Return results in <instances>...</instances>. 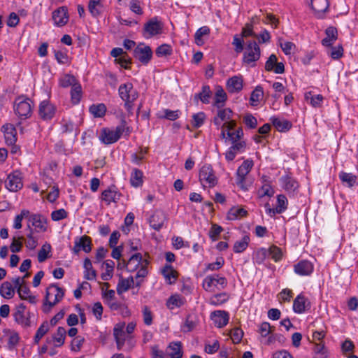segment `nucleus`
I'll return each mask as SVG.
<instances>
[{
    "instance_id": "57",
    "label": "nucleus",
    "mask_w": 358,
    "mask_h": 358,
    "mask_svg": "<svg viewBox=\"0 0 358 358\" xmlns=\"http://www.w3.org/2000/svg\"><path fill=\"white\" fill-rule=\"evenodd\" d=\"M264 99V91H252L250 98V104L253 106H259Z\"/></svg>"
},
{
    "instance_id": "63",
    "label": "nucleus",
    "mask_w": 358,
    "mask_h": 358,
    "mask_svg": "<svg viewBox=\"0 0 358 358\" xmlns=\"http://www.w3.org/2000/svg\"><path fill=\"white\" fill-rule=\"evenodd\" d=\"M206 120V115L203 112L195 113L192 116V124L195 128L201 127Z\"/></svg>"
},
{
    "instance_id": "50",
    "label": "nucleus",
    "mask_w": 358,
    "mask_h": 358,
    "mask_svg": "<svg viewBox=\"0 0 358 358\" xmlns=\"http://www.w3.org/2000/svg\"><path fill=\"white\" fill-rule=\"evenodd\" d=\"M229 299V296L225 293H220L212 296L209 299V303L213 306H220L224 303L227 302Z\"/></svg>"
},
{
    "instance_id": "14",
    "label": "nucleus",
    "mask_w": 358,
    "mask_h": 358,
    "mask_svg": "<svg viewBox=\"0 0 358 358\" xmlns=\"http://www.w3.org/2000/svg\"><path fill=\"white\" fill-rule=\"evenodd\" d=\"M6 187L10 192H17L23 187L22 174L19 171L10 173L5 181Z\"/></svg>"
},
{
    "instance_id": "58",
    "label": "nucleus",
    "mask_w": 358,
    "mask_h": 358,
    "mask_svg": "<svg viewBox=\"0 0 358 358\" xmlns=\"http://www.w3.org/2000/svg\"><path fill=\"white\" fill-rule=\"evenodd\" d=\"M243 87V79L241 77L234 76L227 81L229 90H242Z\"/></svg>"
},
{
    "instance_id": "61",
    "label": "nucleus",
    "mask_w": 358,
    "mask_h": 358,
    "mask_svg": "<svg viewBox=\"0 0 358 358\" xmlns=\"http://www.w3.org/2000/svg\"><path fill=\"white\" fill-rule=\"evenodd\" d=\"M268 255H270L275 262H278L282 259V252L281 249L276 245H271L268 250Z\"/></svg>"
},
{
    "instance_id": "17",
    "label": "nucleus",
    "mask_w": 358,
    "mask_h": 358,
    "mask_svg": "<svg viewBox=\"0 0 358 358\" xmlns=\"http://www.w3.org/2000/svg\"><path fill=\"white\" fill-rule=\"evenodd\" d=\"M313 271L314 265L308 260L302 259L294 265V273L300 276L310 275Z\"/></svg>"
},
{
    "instance_id": "40",
    "label": "nucleus",
    "mask_w": 358,
    "mask_h": 358,
    "mask_svg": "<svg viewBox=\"0 0 358 358\" xmlns=\"http://www.w3.org/2000/svg\"><path fill=\"white\" fill-rule=\"evenodd\" d=\"M232 111L230 108L220 109L217 111V116L214 119V123L216 125H220L222 122L231 121Z\"/></svg>"
},
{
    "instance_id": "19",
    "label": "nucleus",
    "mask_w": 358,
    "mask_h": 358,
    "mask_svg": "<svg viewBox=\"0 0 358 358\" xmlns=\"http://www.w3.org/2000/svg\"><path fill=\"white\" fill-rule=\"evenodd\" d=\"M310 308V302L303 294H299L294 300L293 310L295 313L302 314Z\"/></svg>"
},
{
    "instance_id": "45",
    "label": "nucleus",
    "mask_w": 358,
    "mask_h": 358,
    "mask_svg": "<svg viewBox=\"0 0 358 358\" xmlns=\"http://www.w3.org/2000/svg\"><path fill=\"white\" fill-rule=\"evenodd\" d=\"M0 294L2 297L10 299L15 294V287L9 282H4L0 287Z\"/></svg>"
},
{
    "instance_id": "47",
    "label": "nucleus",
    "mask_w": 358,
    "mask_h": 358,
    "mask_svg": "<svg viewBox=\"0 0 358 358\" xmlns=\"http://www.w3.org/2000/svg\"><path fill=\"white\" fill-rule=\"evenodd\" d=\"M227 99V96L225 91H214L213 104L217 108L222 107Z\"/></svg>"
},
{
    "instance_id": "21",
    "label": "nucleus",
    "mask_w": 358,
    "mask_h": 358,
    "mask_svg": "<svg viewBox=\"0 0 358 358\" xmlns=\"http://www.w3.org/2000/svg\"><path fill=\"white\" fill-rule=\"evenodd\" d=\"M265 69L267 71L273 72L277 74L282 73L285 71V66L282 62H279L275 55H271L265 64Z\"/></svg>"
},
{
    "instance_id": "22",
    "label": "nucleus",
    "mask_w": 358,
    "mask_h": 358,
    "mask_svg": "<svg viewBox=\"0 0 358 358\" xmlns=\"http://www.w3.org/2000/svg\"><path fill=\"white\" fill-rule=\"evenodd\" d=\"M120 96L124 102V107L127 111L131 112L134 106V102L138 99L137 91H120Z\"/></svg>"
},
{
    "instance_id": "27",
    "label": "nucleus",
    "mask_w": 358,
    "mask_h": 358,
    "mask_svg": "<svg viewBox=\"0 0 358 358\" xmlns=\"http://www.w3.org/2000/svg\"><path fill=\"white\" fill-rule=\"evenodd\" d=\"M4 133L6 143L9 145H13L17 141V132L15 127L11 124H6L2 127Z\"/></svg>"
},
{
    "instance_id": "12",
    "label": "nucleus",
    "mask_w": 358,
    "mask_h": 358,
    "mask_svg": "<svg viewBox=\"0 0 358 358\" xmlns=\"http://www.w3.org/2000/svg\"><path fill=\"white\" fill-rule=\"evenodd\" d=\"M31 313L26 310L24 303H20L15 308L13 313L14 320L22 327H29L31 325Z\"/></svg>"
},
{
    "instance_id": "8",
    "label": "nucleus",
    "mask_w": 358,
    "mask_h": 358,
    "mask_svg": "<svg viewBox=\"0 0 358 358\" xmlns=\"http://www.w3.org/2000/svg\"><path fill=\"white\" fill-rule=\"evenodd\" d=\"M227 285V279L218 275H207L202 282L203 288L208 292H215L217 290L225 288Z\"/></svg>"
},
{
    "instance_id": "49",
    "label": "nucleus",
    "mask_w": 358,
    "mask_h": 358,
    "mask_svg": "<svg viewBox=\"0 0 358 358\" xmlns=\"http://www.w3.org/2000/svg\"><path fill=\"white\" fill-rule=\"evenodd\" d=\"M250 238L248 236H243L241 240L235 242L233 250L236 253H241L245 251L248 247Z\"/></svg>"
},
{
    "instance_id": "9",
    "label": "nucleus",
    "mask_w": 358,
    "mask_h": 358,
    "mask_svg": "<svg viewBox=\"0 0 358 358\" xmlns=\"http://www.w3.org/2000/svg\"><path fill=\"white\" fill-rule=\"evenodd\" d=\"M163 32L164 24L157 17L151 18L144 24L143 34L145 38H152L163 34Z\"/></svg>"
},
{
    "instance_id": "15",
    "label": "nucleus",
    "mask_w": 358,
    "mask_h": 358,
    "mask_svg": "<svg viewBox=\"0 0 358 358\" xmlns=\"http://www.w3.org/2000/svg\"><path fill=\"white\" fill-rule=\"evenodd\" d=\"M53 24L55 27H63L66 25L69 20V14L68 8L66 6H61L54 10L52 14Z\"/></svg>"
},
{
    "instance_id": "64",
    "label": "nucleus",
    "mask_w": 358,
    "mask_h": 358,
    "mask_svg": "<svg viewBox=\"0 0 358 358\" xmlns=\"http://www.w3.org/2000/svg\"><path fill=\"white\" fill-rule=\"evenodd\" d=\"M243 121L249 129H255L257 126V120L251 113H246L243 117Z\"/></svg>"
},
{
    "instance_id": "28",
    "label": "nucleus",
    "mask_w": 358,
    "mask_h": 358,
    "mask_svg": "<svg viewBox=\"0 0 358 358\" xmlns=\"http://www.w3.org/2000/svg\"><path fill=\"white\" fill-rule=\"evenodd\" d=\"M288 201L285 195L280 194L277 196V205L275 208H267L266 213L271 215L280 214L287 208Z\"/></svg>"
},
{
    "instance_id": "55",
    "label": "nucleus",
    "mask_w": 358,
    "mask_h": 358,
    "mask_svg": "<svg viewBox=\"0 0 358 358\" xmlns=\"http://www.w3.org/2000/svg\"><path fill=\"white\" fill-rule=\"evenodd\" d=\"M66 334V332L64 327H58L56 334L53 336L55 346L59 347L64 344Z\"/></svg>"
},
{
    "instance_id": "38",
    "label": "nucleus",
    "mask_w": 358,
    "mask_h": 358,
    "mask_svg": "<svg viewBox=\"0 0 358 358\" xmlns=\"http://www.w3.org/2000/svg\"><path fill=\"white\" fill-rule=\"evenodd\" d=\"M326 36L322 41L324 46H331L337 39V30L335 27H329L325 31Z\"/></svg>"
},
{
    "instance_id": "36",
    "label": "nucleus",
    "mask_w": 358,
    "mask_h": 358,
    "mask_svg": "<svg viewBox=\"0 0 358 358\" xmlns=\"http://www.w3.org/2000/svg\"><path fill=\"white\" fill-rule=\"evenodd\" d=\"M186 300L185 297L179 294H172L166 301V306L170 310L176 308H180L185 304Z\"/></svg>"
},
{
    "instance_id": "1",
    "label": "nucleus",
    "mask_w": 358,
    "mask_h": 358,
    "mask_svg": "<svg viewBox=\"0 0 358 358\" xmlns=\"http://www.w3.org/2000/svg\"><path fill=\"white\" fill-rule=\"evenodd\" d=\"M148 261L143 258L141 253L137 252L131 255L127 262L126 269L128 272L136 271L135 275L136 287H138L143 282L148 274Z\"/></svg>"
},
{
    "instance_id": "56",
    "label": "nucleus",
    "mask_w": 358,
    "mask_h": 358,
    "mask_svg": "<svg viewBox=\"0 0 358 358\" xmlns=\"http://www.w3.org/2000/svg\"><path fill=\"white\" fill-rule=\"evenodd\" d=\"M315 358H327L328 351L322 343H316L313 348Z\"/></svg>"
},
{
    "instance_id": "48",
    "label": "nucleus",
    "mask_w": 358,
    "mask_h": 358,
    "mask_svg": "<svg viewBox=\"0 0 358 358\" xmlns=\"http://www.w3.org/2000/svg\"><path fill=\"white\" fill-rule=\"evenodd\" d=\"M210 33V29L206 27L203 26L201 28H199L195 33L194 35V40L195 43L198 45H202L204 43V39L203 37L207 36Z\"/></svg>"
},
{
    "instance_id": "62",
    "label": "nucleus",
    "mask_w": 358,
    "mask_h": 358,
    "mask_svg": "<svg viewBox=\"0 0 358 358\" xmlns=\"http://www.w3.org/2000/svg\"><path fill=\"white\" fill-rule=\"evenodd\" d=\"M275 192L272 186L266 183L263 185L258 191V195L259 197L268 196L271 197L273 196Z\"/></svg>"
},
{
    "instance_id": "34",
    "label": "nucleus",
    "mask_w": 358,
    "mask_h": 358,
    "mask_svg": "<svg viewBox=\"0 0 358 358\" xmlns=\"http://www.w3.org/2000/svg\"><path fill=\"white\" fill-rule=\"evenodd\" d=\"M166 215L160 211L155 212L150 218V226L155 230H159L164 225Z\"/></svg>"
},
{
    "instance_id": "54",
    "label": "nucleus",
    "mask_w": 358,
    "mask_h": 358,
    "mask_svg": "<svg viewBox=\"0 0 358 358\" xmlns=\"http://www.w3.org/2000/svg\"><path fill=\"white\" fill-rule=\"evenodd\" d=\"M339 178L343 184L346 185L349 187H352L357 181L356 176L352 173L343 171L339 173Z\"/></svg>"
},
{
    "instance_id": "46",
    "label": "nucleus",
    "mask_w": 358,
    "mask_h": 358,
    "mask_svg": "<svg viewBox=\"0 0 358 358\" xmlns=\"http://www.w3.org/2000/svg\"><path fill=\"white\" fill-rule=\"evenodd\" d=\"M271 121L272 122L273 126L278 129L279 131H285L290 129L291 124L287 120L284 119H280L275 117H272L271 118Z\"/></svg>"
},
{
    "instance_id": "44",
    "label": "nucleus",
    "mask_w": 358,
    "mask_h": 358,
    "mask_svg": "<svg viewBox=\"0 0 358 358\" xmlns=\"http://www.w3.org/2000/svg\"><path fill=\"white\" fill-rule=\"evenodd\" d=\"M305 99L312 106L316 108L322 106L324 97L321 94H315L312 91H309L305 94Z\"/></svg>"
},
{
    "instance_id": "29",
    "label": "nucleus",
    "mask_w": 358,
    "mask_h": 358,
    "mask_svg": "<svg viewBox=\"0 0 358 358\" xmlns=\"http://www.w3.org/2000/svg\"><path fill=\"white\" fill-rule=\"evenodd\" d=\"M248 211L241 206L231 207L227 214L228 220H236L246 217Z\"/></svg>"
},
{
    "instance_id": "26",
    "label": "nucleus",
    "mask_w": 358,
    "mask_h": 358,
    "mask_svg": "<svg viewBox=\"0 0 358 358\" xmlns=\"http://www.w3.org/2000/svg\"><path fill=\"white\" fill-rule=\"evenodd\" d=\"M134 286L136 287L135 277L129 276L127 278L120 277L117 285V292L118 294H123Z\"/></svg>"
},
{
    "instance_id": "7",
    "label": "nucleus",
    "mask_w": 358,
    "mask_h": 358,
    "mask_svg": "<svg viewBox=\"0 0 358 358\" xmlns=\"http://www.w3.org/2000/svg\"><path fill=\"white\" fill-rule=\"evenodd\" d=\"M260 55L261 50L258 44L255 41H249L243 50V63L248 67H253Z\"/></svg>"
},
{
    "instance_id": "3",
    "label": "nucleus",
    "mask_w": 358,
    "mask_h": 358,
    "mask_svg": "<svg viewBox=\"0 0 358 358\" xmlns=\"http://www.w3.org/2000/svg\"><path fill=\"white\" fill-rule=\"evenodd\" d=\"M131 130L123 121L122 124L114 129L103 128L99 134V139L104 144L108 145L117 142L122 135H129Z\"/></svg>"
},
{
    "instance_id": "13",
    "label": "nucleus",
    "mask_w": 358,
    "mask_h": 358,
    "mask_svg": "<svg viewBox=\"0 0 358 358\" xmlns=\"http://www.w3.org/2000/svg\"><path fill=\"white\" fill-rule=\"evenodd\" d=\"M134 55L141 63L147 64L152 59V51L150 46L140 43L135 48Z\"/></svg>"
},
{
    "instance_id": "4",
    "label": "nucleus",
    "mask_w": 358,
    "mask_h": 358,
    "mask_svg": "<svg viewBox=\"0 0 358 358\" xmlns=\"http://www.w3.org/2000/svg\"><path fill=\"white\" fill-rule=\"evenodd\" d=\"M124 329L125 322H120L115 324L113 334L118 350H122L126 347L127 350H130L134 347L136 341L133 337L127 334Z\"/></svg>"
},
{
    "instance_id": "37",
    "label": "nucleus",
    "mask_w": 358,
    "mask_h": 358,
    "mask_svg": "<svg viewBox=\"0 0 358 358\" xmlns=\"http://www.w3.org/2000/svg\"><path fill=\"white\" fill-rule=\"evenodd\" d=\"M102 268L104 271L101 275V279L104 281L110 280L113 276L115 263L110 259H107L103 262Z\"/></svg>"
},
{
    "instance_id": "30",
    "label": "nucleus",
    "mask_w": 358,
    "mask_h": 358,
    "mask_svg": "<svg viewBox=\"0 0 358 358\" xmlns=\"http://www.w3.org/2000/svg\"><path fill=\"white\" fill-rule=\"evenodd\" d=\"M311 8L318 17H322L329 7L327 0H310Z\"/></svg>"
},
{
    "instance_id": "42",
    "label": "nucleus",
    "mask_w": 358,
    "mask_h": 358,
    "mask_svg": "<svg viewBox=\"0 0 358 358\" xmlns=\"http://www.w3.org/2000/svg\"><path fill=\"white\" fill-rule=\"evenodd\" d=\"M130 182L131 186L138 187L143 183V173L137 169H133L130 176Z\"/></svg>"
},
{
    "instance_id": "2",
    "label": "nucleus",
    "mask_w": 358,
    "mask_h": 358,
    "mask_svg": "<svg viewBox=\"0 0 358 358\" xmlns=\"http://www.w3.org/2000/svg\"><path fill=\"white\" fill-rule=\"evenodd\" d=\"M243 131L241 127H236V122L231 120L224 122L220 128V137L225 143L234 145L238 143H245L243 140Z\"/></svg>"
},
{
    "instance_id": "23",
    "label": "nucleus",
    "mask_w": 358,
    "mask_h": 358,
    "mask_svg": "<svg viewBox=\"0 0 358 358\" xmlns=\"http://www.w3.org/2000/svg\"><path fill=\"white\" fill-rule=\"evenodd\" d=\"M55 113V108L48 101H43L39 106V115L45 120H48L53 117Z\"/></svg>"
},
{
    "instance_id": "32",
    "label": "nucleus",
    "mask_w": 358,
    "mask_h": 358,
    "mask_svg": "<svg viewBox=\"0 0 358 358\" xmlns=\"http://www.w3.org/2000/svg\"><path fill=\"white\" fill-rule=\"evenodd\" d=\"M83 274L84 278L87 280H95L96 279V271L93 268L91 260L89 258H85L83 263Z\"/></svg>"
},
{
    "instance_id": "43",
    "label": "nucleus",
    "mask_w": 358,
    "mask_h": 358,
    "mask_svg": "<svg viewBox=\"0 0 358 358\" xmlns=\"http://www.w3.org/2000/svg\"><path fill=\"white\" fill-rule=\"evenodd\" d=\"M17 294L22 300L27 301L31 304H36L37 302L36 296L31 293L30 289L27 286L17 290Z\"/></svg>"
},
{
    "instance_id": "53",
    "label": "nucleus",
    "mask_w": 358,
    "mask_h": 358,
    "mask_svg": "<svg viewBox=\"0 0 358 358\" xmlns=\"http://www.w3.org/2000/svg\"><path fill=\"white\" fill-rule=\"evenodd\" d=\"M89 110L94 117H102L106 114V107L103 103L93 104Z\"/></svg>"
},
{
    "instance_id": "52",
    "label": "nucleus",
    "mask_w": 358,
    "mask_h": 358,
    "mask_svg": "<svg viewBox=\"0 0 358 358\" xmlns=\"http://www.w3.org/2000/svg\"><path fill=\"white\" fill-rule=\"evenodd\" d=\"M88 9L93 16L99 15L103 10V5L101 0H90Z\"/></svg>"
},
{
    "instance_id": "35",
    "label": "nucleus",
    "mask_w": 358,
    "mask_h": 358,
    "mask_svg": "<svg viewBox=\"0 0 358 358\" xmlns=\"http://www.w3.org/2000/svg\"><path fill=\"white\" fill-rule=\"evenodd\" d=\"M282 187L288 192H294L299 187L297 181L289 175H285L280 178Z\"/></svg>"
},
{
    "instance_id": "41",
    "label": "nucleus",
    "mask_w": 358,
    "mask_h": 358,
    "mask_svg": "<svg viewBox=\"0 0 358 358\" xmlns=\"http://www.w3.org/2000/svg\"><path fill=\"white\" fill-rule=\"evenodd\" d=\"M8 339V345L9 348H14L20 341L19 334L15 330L6 329L3 331Z\"/></svg>"
},
{
    "instance_id": "20",
    "label": "nucleus",
    "mask_w": 358,
    "mask_h": 358,
    "mask_svg": "<svg viewBox=\"0 0 358 358\" xmlns=\"http://www.w3.org/2000/svg\"><path fill=\"white\" fill-rule=\"evenodd\" d=\"M210 319L217 328H222L228 324L229 314L225 310H215L210 313Z\"/></svg>"
},
{
    "instance_id": "59",
    "label": "nucleus",
    "mask_w": 358,
    "mask_h": 358,
    "mask_svg": "<svg viewBox=\"0 0 358 358\" xmlns=\"http://www.w3.org/2000/svg\"><path fill=\"white\" fill-rule=\"evenodd\" d=\"M51 252V245L50 244L45 243L43 244L38 251V260L39 262H43L48 257V255Z\"/></svg>"
},
{
    "instance_id": "33",
    "label": "nucleus",
    "mask_w": 358,
    "mask_h": 358,
    "mask_svg": "<svg viewBox=\"0 0 358 358\" xmlns=\"http://www.w3.org/2000/svg\"><path fill=\"white\" fill-rule=\"evenodd\" d=\"M166 352L169 358H182L183 352L181 343H171L167 347Z\"/></svg>"
},
{
    "instance_id": "5",
    "label": "nucleus",
    "mask_w": 358,
    "mask_h": 358,
    "mask_svg": "<svg viewBox=\"0 0 358 358\" xmlns=\"http://www.w3.org/2000/svg\"><path fill=\"white\" fill-rule=\"evenodd\" d=\"M65 291L55 284L50 285L45 292V301L43 303V310L48 312L52 307L59 303L64 298Z\"/></svg>"
},
{
    "instance_id": "39",
    "label": "nucleus",
    "mask_w": 358,
    "mask_h": 358,
    "mask_svg": "<svg viewBox=\"0 0 358 358\" xmlns=\"http://www.w3.org/2000/svg\"><path fill=\"white\" fill-rule=\"evenodd\" d=\"M246 148V143H238L234 145H231L225 153V158L227 161H232L235 158L236 154L243 152Z\"/></svg>"
},
{
    "instance_id": "10",
    "label": "nucleus",
    "mask_w": 358,
    "mask_h": 358,
    "mask_svg": "<svg viewBox=\"0 0 358 358\" xmlns=\"http://www.w3.org/2000/svg\"><path fill=\"white\" fill-rule=\"evenodd\" d=\"M199 177L203 187H213L217 185V178L210 165H203L199 171Z\"/></svg>"
},
{
    "instance_id": "16",
    "label": "nucleus",
    "mask_w": 358,
    "mask_h": 358,
    "mask_svg": "<svg viewBox=\"0 0 358 358\" xmlns=\"http://www.w3.org/2000/svg\"><path fill=\"white\" fill-rule=\"evenodd\" d=\"M92 250L91 238L86 236L76 237L74 241V246L72 251L74 254H78L81 250L88 253Z\"/></svg>"
},
{
    "instance_id": "25",
    "label": "nucleus",
    "mask_w": 358,
    "mask_h": 358,
    "mask_svg": "<svg viewBox=\"0 0 358 358\" xmlns=\"http://www.w3.org/2000/svg\"><path fill=\"white\" fill-rule=\"evenodd\" d=\"M121 194L118 192L115 188H108L103 190L101 195V199L106 203V205H110L111 203H116L120 199Z\"/></svg>"
},
{
    "instance_id": "6",
    "label": "nucleus",
    "mask_w": 358,
    "mask_h": 358,
    "mask_svg": "<svg viewBox=\"0 0 358 358\" xmlns=\"http://www.w3.org/2000/svg\"><path fill=\"white\" fill-rule=\"evenodd\" d=\"M33 103L24 96L17 97L14 101L13 109L15 113L21 120H25L31 116Z\"/></svg>"
},
{
    "instance_id": "31",
    "label": "nucleus",
    "mask_w": 358,
    "mask_h": 358,
    "mask_svg": "<svg viewBox=\"0 0 358 358\" xmlns=\"http://www.w3.org/2000/svg\"><path fill=\"white\" fill-rule=\"evenodd\" d=\"M161 273L167 283L171 285L176 282L178 278V272L171 265L166 264L162 268Z\"/></svg>"
},
{
    "instance_id": "24",
    "label": "nucleus",
    "mask_w": 358,
    "mask_h": 358,
    "mask_svg": "<svg viewBox=\"0 0 358 358\" xmlns=\"http://www.w3.org/2000/svg\"><path fill=\"white\" fill-rule=\"evenodd\" d=\"M59 85L63 88H71V90H80L81 86L76 78L70 74H65L59 79Z\"/></svg>"
},
{
    "instance_id": "18",
    "label": "nucleus",
    "mask_w": 358,
    "mask_h": 358,
    "mask_svg": "<svg viewBox=\"0 0 358 358\" xmlns=\"http://www.w3.org/2000/svg\"><path fill=\"white\" fill-rule=\"evenodd\" d=\"M29 222L31 223L37 232H45L48 229V220L41 214H30Z\"/></svg>"
},
{
    "instance_id": "51",
    "label": "nucleus",
    "mask_w": 358,
    "mask_h": 358,
    "mask_svg": "<svg viewBox=\"0 0 358 358\" xmlns=\"http://www.w3.org/2000/svg\"><path fill=\"white\" fill-rule=\"evenodd\" d=\"M268 257V252L264 248L257 249L253 253L252 259L254 262L258 264H262Z\"/></svg>"
},
{
    "instance_id": "11",
    "label": "nucleus",
    "mask_w": 358,
    "mask_h": 358,
    "mask_svg": "<svg viewBox=\"0 0 358 358\" xmlns=\"http://www.w3.org/2000/svg\"><path fill=\"white\" fill-rule=\"evenodd\" d=\"M254 166V162L252 159H248L245 160L242 164L238 167L236 173V184L243 190H248V185H246V176L250 172Z\"/></svg>"
},
{
    "instance_id": "60",
    "label": "nucleus",
    "mask_w": 358,
    "mask_h": 358,
    "mask_svg": "<svg viewBox=\"0 0 358 358\" xmlns=\"http://www.w3.org/2000/svg\"><path fill=\"white\" fill-rule=\"evenodd\" d=\"M29 217V211L26 209L21 210L19 215H17L14 219L13 227L16 229L22 228V221L24 218Z\"/></svg>"
}]
</instances>
